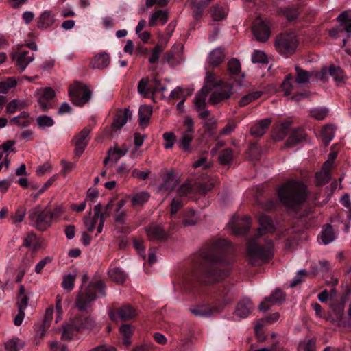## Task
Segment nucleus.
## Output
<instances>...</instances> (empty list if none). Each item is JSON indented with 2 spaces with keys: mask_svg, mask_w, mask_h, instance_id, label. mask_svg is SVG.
Returning <instances> with one entry per match:
<instances>
[{
  "mask_svg": "<svg viewBox=\"0 0 351 351\" xmlns=\"http://www.w3.org/2000/svg\"><path fill=\"white\" fill-rule=\"evenodd\" d=\"M233 252L232 243L224 239H212L205 243L193 258L197 279L203 284L213 285L228 275L229 261L226 254Z\"/></svg>",
  "mask_w": 351,
  "mask_h": 351,
  "instance_id": "nucleus-1",
  "label": "nucleus"
},
{
  "mask_svg": "<svg viewBox=\"0 0 351 351\" xmlns=\"http://www.w3.org/2000/svg\"><path fill=\"white\" fill-rule=\"evenodd\" d=\"M278 201L269 198L261 202L258 198L256 203L263 211L276 210L280 203L289 210L300 214L309 197L306 184L302 180L290 179L278 187L276 191Z\"/></svg>",
  "mask_w": 351,
  "mask_h": 351,
  "instance_id": "nucleus-2",
  "label": "nucleus"
},
{
  "mask_svg": "<svg viewBox=\"0 0 351 351\" xmlns=\"http://www.w3.org/2000/svg\"><path fill=\"white\" fill-rule=\"evenodd\" d=\"M214 184L208 179L196 180L195 182L186 181L178 189V197L171 202V214L175 215L184 204V197L193 199L197 195H204L211 191Z\"/></svg>",
  "mask_w": 351,
  "mask_h": 351,
  "instance_id": "nucleus-3",
  "label": "nucleus"
},
{
  "mask_svg": "<svg viewBox=\"0 0 351 351\" xmlns=\"http://www.w3.org/2000/svg\"><path fill=\"white\" fill-rule=\"evenodd\" d=\"M248 263L252 266H261L268 263L274 256V243L265 240L261 243L256 237L250 239L246 246Z\"/></svg>",
  "mask_w": 351,
  "mask_h": 351,
  "instance_id": "nucleus-4",
  "label": "nucleus"
},
{
  "mask_svg": "<svg viewBox=\"0 0 351 351\" xmlns=\"http://www.w3.org/2000/svg\"><path fill=\"white\" fill-rule=\"evenodd\" d=\"M233 302L232 295L228 288L220 286L215 294L213 305L203 304L190 308V311L196 317H210L220 313L226 306Z\"/></svg>",
  "mask_w": 351,
  "mask_h": 351,
  "instance_id": "nucleus-5",
  "label": "nucleus"
},
{
  "mask_svg": "<svg viewBox=\"0 0 351 351\" xmlns=\"http://www.w3.org/2000/svg\"><path fill=\"white\" fill-rule=\"evenodd\" d=\"M99 296H106V285L102 280L91 282L84 289L81 288L75 299V306L81 312H86L91 307V304L97 298L96 291Z\"/></svg>",
  "mask_w": 351,
  "mask_h": 351,
  "instance_id": "nucleus-6",
  "label": "nucleus"
},
{
  "mask_svg": "<svg viewBox=\"0 0 351 351\" xmlns=\"http://www.w3.org/2000/svg\"><path fill=\"white\" fill-rule=\"evenodd\" d=\"M219 86V82L213 71H208L205 77V84L200 93L194 98V106L201 119H205L210 115V110L206 109V97L208 93L215 87Z\"/></svg>",
  "mask_w": 351,
  "mask_h": 351,
  "instance_id": "nucleus-7",
  "label": "nucleus"
},
{
  "mask_svg": "<svg viewBox=\"0 0 351 351\" xmlns=\"http://www.w3.org/2000/svg\"><path fill=\"white\" fill-rule=\"evenodd\" d=\"M298 45V40L293 32L280 34L275 40L276 50L282 55H291L295 53Z\"/></svg>",
  "mask_w": 351,
  "mask_h": 351,
  "instance_id": "nucleus-8",
  "label": "nucleus"
},
{
  "mask_svg": "<svg viewBox=\"0 0 351 351\" xmlns=\"http://www.w3.org/2000/svg\"><path fill=\"white\" fill-rule=\"evenodd\" d=\"M69 95L75 106H83L90 99L92 93L86 84L75 82L69 86Z\"/></svg>",
  "mask_w": 351,
  "mask_h": 351,
  "instance_id": "nucleus-9",
  "label": "nucleus"
},
{
  "mask_svg": "<svg viewBox=\"0 0 351 351\" xmlns=\"http://www.w3.org/2000/svg\"><path fill=\"white\" fill-rule=\"evenodd\" d=\"M126 203L125 199H121L117 203L115 199H111L108 204L106 206L104 212H101L102 206L99 204L95 206V211L97 215H101L100 219H103L104 217H109L112 214L115 215L114 219H123L124 217V211L122 210V208Z\"/></svg>",
  "mask_w": 351,
  "mask_h": 351,
  "instance_id": "nucleus-10",
  "label": "nucleus"
},
{
  "mask_svg": "<svg viewBox=\"0 0 351 351\" xmlns=\"http://www.w3.org/2000/svg\"><path fill=\"white\" fill-rule=\"evenodd\" d=\"M126 203L125 199H121L117 203L115 199H111L108 204L106 206L104 212H101L102 206L99 204L95 206V211L97 215H101L100 219H103L104 217H109L112 214L115 215L114 219H123L124 217V211L122 210V208Z\"/></svg>",
  "mask_w": 351,
  "mask_h": 351,
  "instance_id": "nucleus-11",
  "label": "nucleus"
},
{
  "mask_svg": "<svg viewBox=\"0 0 351 351\" xmlns=\"http://www.w3.org/2000/svg\"><path fill=\"white\" fill-rule=\"evenodd\" d=\"M10 57L20 72H23L34 60V53L25 49L23 45L18 46L17 49L11 53Z\"/></svg>",
  "mask_w": 351,
  "mask_h": 351,
  "instance_id": "nucleus-12",
  "label": "nucleus"
},
{
  "mask_svg": "<svg viewBox=\"0 0 351 351\" xmlns=\"http://www.w3.org/2000/svg\"><path fill=\"white\" fill-rule=\"evenodd\" d=\"M138 315L136 308L130 304H124L117 310L115 313L113 310L109 311V317L112 320H115L117 317L122 321L131 320Z\"/></svg>",
  "mask_w": 351,
  "mask_h": 351,
  "instance_id": "nucleus-13",
  "label": "nucleus"
},
{
  "mask_svg": "<svg viewBox=\"0 0 351 351\" xmlns=\"http://www.w3.org/2000/svg\"><path fill=\"white\" fill-rule=\"evenodd\" d=\"M346 300V295H342L339 302H334L330 304L332 316L329 317L328 319L332 323L340 325V322L344 317V308Z\"/></svg>",
  "mask_w": 351,
  "mask_h": 351,
  "instance_id": "nucleus-14",
  "label": "nucleus"
},
{
  "mask_svg": "<svg viewBox=\"0 0 351 351\" xmlns=\"http://www.w3.org/2000/svg\"><path fill=\"white\" fill-rule=\"evenodd\" d=\"M153 82L154 83V86L150 85L149 84V79H145L142 78L138 84V92L141 95H142L143 97L149 98L151 96H152L154 93L157 92L156 90V88L161 87L162 84L160 83V81L157 80L156 78H154L153 80Z\"/></svg>",
  "mask_w": 351,
  "mask_h": 351,
  "instance_id": "nucleus-15",
  "label": "nucleus"
},
{
  "mask_svg": "<svg viewBox=\"0 0 351 351\" xmlns=\"http://www.w3.org/2000/svg\"><path fill=\"white\" fill-rule=\"evenodd\" d=\"M339 25L337 28L330 30V35L335 36L339 32H346L348 37L351 36V17L346 12H343L337 17Z\"/></svg>",
  "mask_w": 351,
  "mask_h": 351,
  "instance_id": "nucleus-16",
  "label": "nucleus"
},
{
  "mask_svg": "<svg viewBox=\"0 0 351 351\" xmlns=\"http://www.w3.org/2000/svg\"><path fill=\"white\" fill-rule=\"evenodd\" d=\"M145 230L149 241H162L169 237L164 228L158 224L151 223Z\"/></svg>",
  "mask_w": 351,
  "mask_h": 351,
  "instance_id": "nucleus-17",
  "label": "nucleus"
},
{
  "mask_svg": "<svg viewBox=\"0 0 351 351\" xmlns=\"http://www.w3.org/2000/svg\"><path fill=\"white\" fill-rule=\"evenodd\" d=\"M90 132V129L84 128L75 136V155L80 157L86 147L88 141L87 137Z\"/></svg>",
  "mask_w": 351,
  "mask_h": 351,
  "instance_id": "nucleus-18",
  "label": "nucleus"
},
{
  "mask_svg": "<svg viewBox=\"0 0 351 351\" xmlns=\"http://www.w3.org/2000/svg\"><path fill=\"white\" fill-rule=\"evenodd\" d=\"M250 221H230L228 227L237 237L245 235L251 228Z\"/></svg>",
  "mask_w": 351,
  "mask_h": 351,
  "instance_id": "nucleus-19",
  "label": "nucleus"
},
{
  "mask_svg": "<svg viewBox=\"0 0 351 351\" xmlns=\"http://www.w3.org/2000/svg\"><path fill=\"white\" fill-rule=\"evenodd\" d=\"M56 95L55 91L50 87L45 88L38 97V104L43 112H48L52 108L51 101Z\"/></svg>",
  "mask_w": 351,
  "mask_h": 351,
  "instance_id": "nucleus-20",
  "label": "nucleus"
},
{
  "mask_svg": "<svg viewBox=\"0 0 351 351\" xmlns=\"http://www.w3.org/2000/svg\"><path fill=\"white\" fill-rule=\"evenodd\" d=\"M252 32L256 40L260 42L267 41L271 34L270 28L265 21H261L255 24Z\"/></svg>",
  "mask_w": 351,
  "mask_h": 351,
  "instance_id": "nucleus-21",
  "label": "nucleus"
},
{
  "mask_svg": "<svg viewBox=\"0 0 351 351\" xmlns=\"http://www.w3.org/2000/svg\"><path fill=\"white\" fill-rule=\"evenodd\" d=\"M253 309L252 302L248 298H243L236 305L234 315L240 318H245L252 313Z\"/></svg>",
  "mask_w": 351,
  "mask_h": 351,
  "instance_id": "nucleus-22",
  "label": "nucleus"
},
{
  "mask_svg": "<svg viewBox=\"0 0 351 351\" xmlns=\"http://www.w3.org/2000/svg\"><path fill=\"white\" fill-rule=\"evenodd\" d=\"M306 134L301 128H296L290 132L287 140L285 142L287 147H293L306 139Z\"/></svg>",
  "mask_w": 351,
  "mask_h": 351,
  "instance_id": "nucleus-23",
  "label": "nucleus"
},
{
  "mask_svg": "<svg viewBox=\"0 0 351 351\" xmlns=\"http://www.w3.org/2000/svg\"><path fill=\"white\" fill-rule=\"evenodd\" d=\"M80 332L74 319L62 325L61 338L62 340L71 341Z\"/></svg>",
  "mask_w": 351,
  "mask_h": 351,
  "instance_id": "nucleus-24",
  "label": "nucleus"
},
{
  "mask_svg": "<svg viewBox=\"0 0 351 351\" xmlns=\"http://www.w3.org/2000/svg\"><path fill=\"white\" fill-rule=\"evenodd\" d=\"M177 184L176 175L173 171H171L163 177L160 189L170 193L176 188Z\"/></svg>",
  "mask_w": 351,
  "mask_h": 351,
  "instance_id": "nucleus-25",
  "label": "nucleus"
},
{
  "mask_svg": "<svg viewBox=\"0 0 351 351\" xmlns=\"http://www.w3.org/2000/svg\"><path fill=\"white\" fill-rule=\"evenodd\" d=\"M132 116V112L128 108L118 112L112 123V128L114 132L120 130L128 121V118Z\"/></svg>",
  "mask_w": 351,
  "mask_h": 351,
  "instance_id": "nucleus-26",
  "label": "nucleus"
},
{
  "mask_svg": "<svg viewBox=\"0 0 351 351\" xmlns=\"http://www.w3.org/2000/svg\"><path fill=\"white\" fill-rule=\"evenodd\" d=\"M80 332L84 330H91L96 326L95 321L90 315H79L74 318Z\"/></svg>",
  "mask_w": 351,
  "mask_h": 351,
  "instance_id": "nucleus-27",
  "label": "nucleus"
},
{
  "mask_svg": "<svg viewBox=\"0 0 351 351\" xmlns=\"http://www.w3.org/2000/svg\"><path fill=\"white\" fill-rule=\"evenodd\" d=\"M110 62V58L106 52H101L95 55L90 64L93 69H104L106 68Z\"/></svg>",
  "mask_w": 351,
  "mask_h": 351,
  "instance_id": "nucleus-28",
  "label": "nucleus"
},
{
  "mask_svg": "<svg viewBox=\"0 0 351 351\" xmlns=\"http://www.w3.org/2000/svg\"><path fill=\"white\" fill-rule=\"evenodd\" d=\"M271 119H265L258 121L250 128V133L254 137H261L267 131L271 124Z\"/></svg>",
  "mask_w": 351,
  "mask_h": 351,
  "instance_id": "nucleus-29",
  "label": "nucleus"
},
{
  "mask_svg": "<svg viewBox=\"0 0 351 351\" xmlns=\"http://www.w3.org/2000/svg\"><path fill=\"white\" fill-rule=\"evenodd\" d=\"M278 228L277 221H260L258 228V237H262L266 234H273Z\"/></svg>",
  "mask_w": 351,
  "mask_h": 351,
  "instance_id": "nucleus-30",
  "label": "nucleus"
},
{
  "mask_svg": "<svg viewBox=\"0 0 351 351\" xmlns=\"http://www.w3.org/2000/svg\"><path fill=\"white\" fill-rule=\"evenodd\" d=\"M231 95L232 88L228 86L224 90L213 92L210 97V101L213 104H216L221 101L228 99L230 97Z\"/></svg>",
  "mask_w": 351,
  "mask_h": 351,
  "instance_id": "nucleus-31",
  "label": "nucleus"
},
{
  "mask_svg": "<svg viewBox=\"0 0 351 351\" xmlns=\"http://www.w3.org/2000/svg\"><path fill=\"white\" fill-rule=\"evenodd\" d=\"M152 114V108L147 105L141 106L138 110V121L141 126H147Z\"/></svg>",
  "mask_w": 351,
  "mask_h": 351,
  "instance_id": "nucleus-32",
  "label": "nucleus"
},
{
  "mask_svg": "<svg viewBox=\"0 0 351 351\" xmlns=\"http://www.w3.org/2000/svg\"><path fill=\"white\" fill-rule=\"evenodd\" d=\"M331 165V162L329 160L326 161L323 165L322 171L320 173H316V178L319 181L320 184H324L330 181Z\"/></svg>",
  "mask_w": 351,
  "mask_h": 351,
  "instance_id": "nucleus-33",
  "label": "nucleus"
},
{
  "mask_svg": "<svg viewBox=\"0 0 351 351\" xmlns=\"http://www.w3.org/2000/svg\"><path fill=\"white\" fill-rule=\"evenodd\" d=\"M29 297L27 293H25V288L24 285H21L19 286V293L16 298V304L18 310H25L27 306Z\"/></svg>",
  "mask_w": 351,
  "mask_h": 351,
  "instance_id": "nucleus-34",
  "label": "nucleus"
},
{
  "mask_svg": "<svg viewBox=\"0 0 351 351\" xmlns=\"http://www.w3.org/2000/svg\"><path fill=\"white\" fill-rule=\"evenodd\" d=\"M320 239L324 245H328L335 239L334 230L330 224H326L320 233Z\"/></svg>",
  "mask_w": 351,
  "mask_h": 351,
  "instance_id": "nucleus-35",
  "label": "nucleus"
},
{
  "mask_svg": "<svg viewBox=\"0 0 351 351\" xmlns=\"http://www.w3.org/2000/svg\"><path fill=\"white\" fill-rule=\"evenodd\" d=\"M224 58L225 55L221 49L217 48L210 53L208 56V62L210 66L215 67L223 62Z\"/></svg>",
  "mask_w": 351,
  "mask_h": 351,
  "instance_id": "nucleus-36",
  "label": "nucleus"
},
{
  "mask_svg": "<svg viewBox=\"0 0 351 351\" xmlns=\"http://www.w3.org/2000/svg\"><path fill=\"white\" fill-rule=\"evenodd\" d=\"M295 82L298 84H305L309 82L310 79L313 77V72H309L296 66L295 67Z\"/></svg>",
  "mask_w": 351,
  "mask_h": 351,
  "instance_id": "nucleus-37",
  "label": "nucleus"
},
{
  "mask_svg": "<svg viewBox=\"0 0 351 351\" xmlns=\"http://www.w3.org/2000/svg\"><path fill=\"white\" fill-rule=\"evenodd\" d=\"M193 132H187L184 131L182 133V136L178 141L179 147L185 152H190L191 151V143L193 139Z\"/></svg>",
  "mask_w": 351,
  "mask_h": 351,
  "instance_id": "nucleus-38",
  "label": "nucleus"
},
{
  "mask_svg": "<svg viewBox=\"0 0 351 351\" xmlns=\"http://www.w3.org/2000/svg\"><path fill=\"white\" fill-rule=\"evenodd\" d=\"M292 125L291 120H286L281 123L274 134L276 141L283 139L289 132L290 127Z\"/></svg>",
  "mask_w": 351,
  "mask_h": 351,
  "instance_id": "nucleus-39",
  "label": "nucleus"
},
{
  "mask_svg": "<svg viewBox=\"0 0 351 351\" xmlns=\"http://www.w3.org/2000/svg\"><path fill=\"white\" fill-rule=\"evenodd\" d=\"M53 23V19L50 11H45L41 14L38 21V27L39 29H47Z\"/></svg>",
  "mask_w": 351,
  "mask_h": 351,
  "instance_id": "nucleus-40",
  "label": "nucleus"
},
{
  "mask_svg": "<svg viewBox=\"0 0 351 351\" xmlns=\"http://www.w3.org/2000/svg\"><path fill=\"white\" fill-rule=\"evenodd\" d=\"M168 14L165 11L162 10H157L150 16L149 25L150 27H154L158 21H160L162 22V25H164L168 21Z\"/></svg>",
  "mask_w": 351,
  "mask_h": 351,
  "instance_id": "nucleus-41",
  "label": "nucleus"
},
{
  "mask_svg": "<svg viewBox=\"0 0 351 351\" xmlns=\"http://www.w3.org/2000/svg\"><path fill=\"white\" fill-rule=\"evenodd\" d=\"M109 277L117 283H123L126 278V274L119 267H113L108 271Z\"/></svg>",
  "mask_w": 351,
  "mask_h": 351,
  "instance_id": "nucleus-42",
  "label": "nucleus"
},
{
  "mask_svg": "<svg viewBox=\"0 0 351 351\" xmlns=\"http://www.w3.org/2000/svg\"><path fill=\"white\" fill-rule=\"evenodd\" d=\"M285 300V294L280 289H276L272 294L265 298V301L269 302L271 304H279Z\"/></svg>",
  "mask_w": 351,
  "mask_h": 351,
  "instance_id": "nucleus-43",
  "label": "nucleus"
},
{
  "mask_svg": "<svg viewBox=\"0 0 351 351\" xmlns=\"http://www.w3.org/2000/svg\"><path fill=\"white\" fill-rule=\"evenodd\" d=\"M233 151L231 148L222 149L219 154V161L223 165H230L233 160Z\"/></svg>",
  "mask_w": 351,
  "mask_h": 351,
  "instance_id": "nucleus-44",
  "label": "nucleus"
},
{
  "mask_svg": "<svg viewBox=\"0 0 351 351\" xmlns=\"http://www.w3.org/2000/svg\"><path fill=\"white\" fill-rule=\"evenodd\" d=\"M209 4L208 1L200 0L193 8V16L195 20H199L203 15L204 9Z\"/></svg>",
  "mask_w": 351,
  "mask_h": 351,
  "instance_id": "nucleus-45",
  "label": "nucleus"
},
{
  "mask_svg": "<svg viewBox=\"0 0 351 351\" xmlns=\"http://www.w3.org/2000/svg\"><path fill=\"white\" fill-rule=\"evenodd\" d=\"M323 141L328 145L334 138V127L332 125H326L321 130Z\"/></svg>",
  "mask_w": 351,
  "mask_h": 351,
  "instance_id": "nucleus-46",
  "label": "nucleus"
},
{
  "mask_svg": "<svg viewBox=\"0 0 351 351\" xmlns=\"http://www.w3.org/2000/svg\"><path fill=\"white\" fill-rule=\"evenodd\" d=\"M119 331L123 335V343L127 346L131 344L130 338L132 335V327L130 324H123L119 328Z\"/></svg>",
  "mask_w": 351,
  "mask_h": 351,
  "instance_id": "nucleus-47",
  "label": "nucleus"
},
{
  "mask_svg": "<svg viewBox=\"0 0 351 351\" xmlns=\"http://www.w3.org/2000/svg\"><path fill=\"white\" fill-rule=\"evenodd\" d=\"M36 123L38 128L41 129L52 127L55 124L54 120L47 115H40L37 117Z\"/></svg>",
  "mask_w": 351,
  "mask_h": 351,
  "instance_id": "nucleus-48",
  "label": "nucleus"
},
{
  "mask_svg": "<svg viewBox=\"0 0 351 351\" xmlns=\"http://www.w3.org/2000/svg\"><path fill=\"white\" fill-rule=\"evenodd\" d=\"M227 12L224 7L215 5L212 9V16L214 21H222L226 17Z\"/></svg>",
  "mask_w": 351,
  "mask_h": 351,
  "instance_id": "nucleus-49",
  "label": "nucleus"
},
{
  "mask_svg": "<svg viewBox=\"0 0 351 351\" xmlns=\"http://www.w3.org/2000/svg\"><path fill=\"white\" fill-rule=\"evenodd\" d=\"M329 75L332 76L337 82L343 80V72L339 66L332 64L328 68Z\"/></svg>",
  "mask_w": 351,
  "mask_h": 351,
  "instance_id": "nucleus-50",
  "label": "nucleus"
},
{
  "mask_svg": "<svg viewBox=\"0 0 351 351\" xmlns=\"http://www.w3.org/2000/svg\"><path fill=\"white\" fill-rule=\"evenodd\" d=\"M328 110L326 108H314L310 110V115L317 120H323L328 115Z\"/></svg>",
  "mask_w": 351,
  "mask_h": 351,
  "instance_id": "nucleus-51",
  "label": "nucleus"
},
{
  "mask_svg": "<svg viewBox=\"0 0 351 351\" xmlns=\"http://www.w3.org/2000/svg\"><path fill=\"white\" fill-rule=\"evenodd\" d=\"M228 69L232 75H239L241 73V64L239 61L233 58L228 62Z\"/></svg>",
  "mask_w": 351,
  "mask_h": 351,
  "instance_id": "nucleus-52",
  "label": "nucleus"
},
{
  "mask_svg": "<svg viewBox=\"0 0 351 351\" xmlns=\"http://www.w3.org/2000/svg\"><path fill=\"white\" fill-rule=\"evenodd\" d=\"M252 62L253 63H260L263 65L268 64V60L265 53L258 50H255L252 53Z\"/></svg>",
  "mask_w": 351,
  "mask_h": 351,
  "instance_id": "nucleus-53",
  "label": "nucleus"
},
{
  "mask_svg": "<svg viewBox=\"0 0 351 351\" xmlns=\"http://www.w3.org/2000/svg\"><path fill=\"white\" fill-rule=\"evenodd\" d=\"M149 195L146 192H142L140 193H137L135 195L133 196V197L131 199L132 204L133 206H137V205H143L144 203L147 202L149 199Z\"/></svg>",
  "mask_w": 351,
  "mask_h": 351,
  "instance_id": "nucleus-54",
  "label": "nucleus"
},
{
  "mask_svg": "<svg viewBox=\"0 0 351 351\" xmlns=\"http://www.w3.org/2000/svg\"><path fill=\"white\" fill-rule=\"evenodd\" d=\"M75 276L68 274L63 277L62 287L64 289L71 291L74 287Z\"/></svg>",
  "mask_w": 351,
  "mask_h": 351,
  "instance_id": "nucleus-55",
  "label": "nucleus"
},
{
  "mask_svg": "<svg viewBox=\"0 0 351 351\" xmlns=\"http://www.w3.org/2000/svg\"><path fill=\"white\" fill-rule=\"evenodd\" d=\"M163 50L164 47L161 45L157 44L152 50L149 62L152 64L157 63Z\"/></svg>",
  "mask_w": 351,
  "mask_h": 351,
  "instance_id": "nucleus-56",
  "label": "nucleus"
},
{
  "mask_svg": "<svg viewBox=\"0 0 351 351\" xmlns=\"http://www.w3.org/2000/svg\"><path fill=\"white\" fill-rule=\"evenodd\" d=\"M307 275L308 273L305 269L300 270L289 285V287L293 288L302 283L304 281V278Z\"/></svg>",
  "mask_w": 351,
  "mask_h": 351,
  "instance_id": "nucleus-57",
  "label": "nucleus"
},
{
  "mask_svg": "<svg viewBox=\"0 0 351 351\" xmlns=\"http://www.w3.org/2000/svg\"><path fill=\"white\" fill-rule=\"evenodd\" d=\"M19 339L15 338L7 341L5 344L6 351H19L23 348V345L19 343Z\"/></svg>",
  "mask_w": 351,
  "mask_h": 351,
  "instance_id": "nucleus-58",
  "label": "nucleus"
},
{
  "mask_svg": "<svg viewBox=\"0 0 351 351\" xmlns=\"http://www.w3.org/2000/svg\"><path fill=\"white\" fill-rule=\"evenodd\" d=\"M284 14L289 21H293L298 19L299 11L296 8L289 7L285 10Z\"/></svg>",
  "mask_w": 351,
  "mask_h": 351,
  "instance_id": "nucleus-59",
  "label": "nucleus"
},
{
  "mask_svg": "<svg viewBox=\"0 0 351 351\" xmlns=\"http://www.w3.org/2000/svg\"><path fill=\"white\" fill-rule=\"evenodd\" d=\"M32 226L39 231H45L51 226V221H33Z\"/></svg>",
  "mask_w": 351,
  "mask_h": 351,
  "instance_id": "nucleus-60",
  "label": "nucleus"
},
{
  "mask_svg": "<svg viewBox=\"0 0 351 351\" xmlns=\"http://www.w3.org/2000/svg\"><path fill=\"white\" fill-rule=\"evenodd\" d=\"M163 138L167 142L165 144V148L171 149L173 146L176 136L173 132H165L163 134Z\"/></svg>",
  "mask_w": 351,
  "mask_h": 351,
  "instance_id": "nucleus-61",
  "label": "nucleus"
},
{
  "mask_svg": "<svg viewBox=\"0 0 351 351\" xmlns=\"http://www.w3.org/2000/svg\"><path fill=\"white\" fill-rule=\"evenodd\" d=\"M52 261V258L50 256H45L43 259L40 261L35 267V272L36 274L41 273L43 269L47 264L50 263Z\"/></svg>",
  "mask_w": 351,
  "mask_h": 351,
  "instance_id": "nucleus-62",
  "label": "nucleus"
},
{
  "mask_svg": "<svg viewBox=\"0 0 351 351\" xmlns=\"http://www.w3.org/2000/svg\"><path fill=\"white\" fill-rule=\"evenodd\" d=\"M51 351H69L68 346L65 344L59 343L57 341L49 343Z\"/></svg>",
  "mask_w": 351,
  "mask_h": 351,
  "instance_id": "nucleus-63",
  "label": "nucleus"
},
{
  "mask_svg": "<svg viewBox=\"0 0 351 351\" xmlns=\"http://www.w3.org/2000/svg\"><path fill=\"white\" fill-rule=\"evenodd\" d=\"M302 343H300V346ZM304 351H316V340L315 339H310L307 341L303 343Z\"/></svg>",
  "mask_w": 351,
  "mask_h": 351,
  "instance_id": "nucleus-64",
  "label": "nucleus"
}]
</instances>
